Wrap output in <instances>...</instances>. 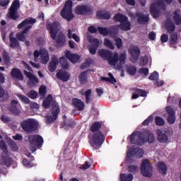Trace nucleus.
I'll return each instance as SVG.
<instances>
[{"instance_id": "obj_40", "label": "nucleus", "mask_w": 181, "mask_h": 181, "mask_svg": "<svg viewBox=\"0 0 181 181\" xmlns=\"http://www.w3.org/2000/svg\"><path fill=\"white\" fill-rule=\"evenodd\" d=\"M100 128H101V123L96 122L92 124L90 127V130L92 132H97V131H98V129H100Z\"/></svg>"}, {"instance_id": "obj_37", "label": "nucleus", "mask_w": 181, "mask_h": 181, "mask_svg": "<svg viewBox=\"0 0 181 181\" xmlns=\"http://www.w3.org/2000/svg\"><path fill=\"white\" fill-rule=\"evenodd\" d=\"M58 45H64L66 42V35L62 33H60L57 38Z\"/></svg>"}, {"instance_id": "obj_54", "label": "nucleus", "mask_w": 181, "mask_h": 181, "mask_svg": "<svg viewBox=\"0 0 181 181\" xmlns=\"http://www.w3.org/2000/svg\"><path fill=\"white\" fill-rule=\"evenodd\" d=\"M129 172H132V173H135L139 170V168L136 165H130L128 167Z\"/></svg>"}, {"instance_id": "obj_61", "label": "nucleus", "mask_w": 181, "mask_h": 181, "mask_svg": "<svg viewBox=\"0 0 181 181\" xmlns=\"http://www.w3.org/2000/svg\"><path fill=\"white\" fill-rule=\"evenodd\" d=\"M139 73L141 74H144V76H148V74L149 73V69L147 68H141L139 70Z\"/></svg>"}, {"instance_id": "obj_47", "label": "nucleus", "mask_w": 181, "mask_h": 181, "mask_svg": "<svg viewBox=\"0 0 181 181\" xmlns=\"http://www.w3.org/2000/svg\"><path fill=\"white\" fill-rule=\"evenodd\" d=\"M0 148H1V150H3V152L4 153L5 155H6V153H8V149L6 148V144H5V141H4V140H1L0 141Z\"/></svg>"}, {"instance_id": "obj_48", "label": "nucleus", "mask_w": 181, "mask_h": 181, "mask_svg": "<svg viewBox=\"0 0 181 181\" xmlns=\"http://www.w3.org/2000/svg\"><path fill=\"white\" fill-rule=\"evenodd\" d=\"M170 45H175L177 42V34L173 33L170 37Z\"/></svg>"}, {"instance_id": "obj_58", "label": "nucleus", "mask_w": 181, "mask_h": 181, "mask_svg": "<svg viewBox=\"0 0 181 181\" xmlns=\"http://www.w3.org/2000/svg\"><path fill=\"white\" fill-rule=\"evenodd\" d=\"M57 67V64L50 62L49 64V71H54Z\"/></svg>"}, {"instance_id": "obj_56", "label": "nucleus", "mask_w": 181, "mask_h": 181, "mask_svg": "<svg viewBox=\"0 0 181 181\" xmlns=\"http://www.w3.org/2000/svg\"><path fill=\"white\" fill-rule=\"evenodd\" d=\"M150 80H155L158 81L159 80V74L156 71L153 72L150 76H149Z\"/></svg>"}, {"instance_id": "obj_3", "label": "nucleus", "mask_w": 181, "mask_h": 181, "mask_svg": "<svg viewBox=\"0 0 181 181\" xmlns=\"http://www.w3.org/2000/svg\"><path fill=\"white\" fill-rule=\"evenodd\" d=\"M166 9V6H165V1L163 0H157L156 3H153L150 8V12L154 18H159V15H160V11H165Z\"/></svg>"}, {"instance_id": "obj_63", "label": "nucleus", "mask_w": 181, "mask_h": 181, "mask_svg": "<svg viewBox=\"0 0 181 181\" xmlns=\"http://www.w3.org/2000/svg\"><path fill=\"white\" fill-rule=\"evenodd\" d=\"M93 63V59H88L84 65L82 66V69H84V67H90V65Z\"/></svg>"}, {"instance_id": "obj_55", "label": "nucleus", "mask_w": 181, "mask_h": 181, "mask_svg": "<svg viewBox=\"0 0 181 181\" xmlns=\"http://www.w3.org/2000/svg\"><path fill=\"white\" fill-rule=\"evenodd\" d=\"M28 96L33 100L37 98V93L35 90H31L28 93Z\"/></svg>"}, {"instance_id": "obj_17", "label": "nucleus", "mask_w": 181, "mask_h": 181, "mask_svg": "<svg viewBox=\"0 0 181 181\" xmlns=\"http://www.w3.org/2000/svg\"><path fill=\"white\" fill-rule=\"evenodd\" d=\"M36 23V19L28 18L25 20H24L21 23H20L18 25V29H22V28H26V26H31L30 29L32 28V26Z\"/></svg>"}, {"instance_id": "obj_53", "label": "nucleus", "mask_w": 181, "mask_h": 181, "mask_svg": "<svg viewBox=\"0 0 181 181\" xmlns=\"http://www.w3.org/2000/svg\"><path fill=\"white\" fill-rule=\"evenodd\" d=\"M98 31L101 35H104V36H107L108 35V29L103 27H99L98 28Z\"/></svg>"}, {"instance_id": "obj_5", "label": "nucleus", "mask_w": 181, "mask_h": 181, "mask_svg": "<svg viewBox=\"0 0 181 181\" xmlns=\"http://www.w3.org/2000/svg\"><path fill=\"white\" fill-rule=\"evenodd\" d=\"M28 140L30 144L32 152H35L36 148H42L43 145V138L40 135H30Z\"/></svg>"}, {"instance_id": "obj_20", "label": "nucleus", "mask_w": 181, "mask_h": 181, "mask_svg": "<svg viewBox=\"0 0 181 181\" xmlns=\"http://www.w3.org/2000/svg\"><path fill=\"white\" fill-rule=\"evenodd\" d=\"M157 140L160 144H166L168 142V135L160 129L157 130Z\"/></svg>"}, {"instance_id": "obj_14", "label": "nucleus", "mask_w": 181, "mask_h": 181, "mask_svg": "<svg viewBox=\"0 0 181 181\" xmlns=\"http://www.w3.org/2000/svg\"><path fill=\"white\" fill-rule=\"evenodd\" d=\"M130 156H136V158H142L144 156V150L142 148H132L129 149L127 158H129Z\"/></svg>"}, {"instance_id": "obj_31", "label": "nucleus", "mask_w": 181, "mask_h": 181, "mask_svg": "<svg viewBox=\"0 0 181 181\" xmlns=\"http://www.w3.org/2000/svg\"><path fill=\"white\" fill-rule=\"evenodd\" d=\"M74 105L79 110V111H83L84 110V103L78 99L73 100Z\"/></svg>"}, {"instance_id": "obj_18", "label": "nucleus", "mask_w": 181, "mask_h": 181, "mask_svg": "<svg viewBox=\"0 0 181 181\" xmlns=\"http://www.w3.org/2000/svg\"><path fill=\"white\" fill-rule=\"evenodd\" d=\"M130 54L132 57V61L133 62H138L139 59V54L141 53V51L139 50V48L137 47H132L129 49Z\"/></svg>"}, {"instance_id": "obj_6", "label": "nucleus", "mask_w": 181, "mask_h": 181, "mask_svg": "<svg viewBox=\"0 0 181 181\" xmlns=\"http://www.w3.org/2000/svg\"><path fill=\"white\" fill-rule=\"evenodd\" d=\"M89 142L93 148H95V149H99L100 146L103 145V142H104V135H103L100 132H98L93 136H89Z\"/></svg>"}, {"instance_id": "obj_30", "label": "nucleus", "mask_w": 181, "mask_h": 181, "mask_svg": "<svg viewBox=\"0 0 181 181\" xmlns=\"http://www.w3.org/2000/svg\"><path fill=\"white\" fill-rule=\"evenodd\" d=\"M139 23H146V22H148L149 21V15H144L141 13H136Z\"/></svg>"}, {"instance_id": "obj_46", "label": "nucleus", "mask_w": 181, "mask_h": 181, "mask_svg": "<svg viewBox=\"0 0 181 181\" xmlns=\"http://www.w3.org/2000/svg\"><path fill=\"white\" fill-rule=\"evenodd\" d=\"M134 91H136V93H137V94L139 95H140L141 97H146V95H148L146 91L144 90L143 89H139V88H135Z\"/></svg>"}, {"instance_id": "obj_33", "label": "nucleus", "mask_w": 181, "mask_h": 181, "mask_svg": "<svg viewBox=\"0 0 181 181\" xmlns=\"http://www.w3.org/2000/svg\"><path fill=\"white\" fill-rule=\"evenodd\" d=\"M108 76H109V78L102 77L101 80L103 81H109V83H111L112 84H115V83H117V80L115 79V78H114V76H112V74L109 73Z\"/></svg>"}, {"instance_id": "obj_9", "label": "nucleus", "mask_w": 181, "mask_h": 181, "mask_svg": "<svg viewBox=\"0 0 181 181\" xmlns=\"http://www.w3.org/2000/svg\"><path fill=\"white\" fill-rule=\"evenodd\" d=\"M60 23L57 21H54L51 24L49 21L47 22V29L49 30L51 38L53 39V40H56V36L57 35V32L60 30Z\"/></svg>"}, {"instance_id": "obj_32", "label": "nucleus", "mask_w": 181, "mask_h": 181, "mask_svg": "<svg viewBox=\"0 0 181 181\" xmlns=\"http://www.w3.org/2000/svg\"><path fill=\"white\" fill-rule=\"evenodd\" d=\"M120 181H132L134 180V175L132 174H120Z\"/></svg>"}, {"instance_id": "obj_57", "label": "nucleus", "mask_w": 181, "mask_h": 181, "mask_svg": "<svg viewBox=\"0 0 181 181\" xmlns=\"http://www.w3.org/2000/svg\"><path fill=\"white\" fill-rule=\"evenodd\" d=\"M18 98L25 104H29L30 103L29 98L23 95H18Z\"/></svg>"}, {"instance_id": "obj_7", "label": "nucleus", "mask_w": 181, "mask_h": 181, "mask_svg": "<svg viewBox=\"0 0 181 181\" xmlns=\"http://www.w3.org/2000/svg\"><path fill=\"white\" fill-rule=\"evenodd\" d=\"M115 19L117 22H120L119 28L122 30H131V22L128 21V18L122 14H117L115 16Z\"/></svg>"}, {"instance_id": "obj_12", "label": "nucleus", "mask_w": 181, "mask_h": 181, "mask_svg": "<svg viewBox=\"0 0 181 181\" xmlns=\"http://www.w3.org/2000/svg\"><path fill=\"white\" fill-rule=\"evenodd\" d=\"M144 140V133L140 132H134L130 136L131 144H137L138 145H144V143H141V141Z\"/></svg>"}, {"instance_id": "obj_29", "label": "nucleus", "mask_w": 181, "mask_h": 181, "mask_svg": "<svg viewBox=\"0 0 181 181\" xmlns=\"http://www.w3.org/2000/svg\"><path fill=\"white\" fill-rule=\"evenodd\" d=\"M88 12V7L86 6H78L76 8V13L78 15H84Z\"/></svg>"}, {"instance_id": "obj_51", "label": "nucleus", "mask_w": 181, "mask_h": 181, "mask_svg": "<svg viewBox=\"0 0 181 181\" xmlns=\"http://www.w3.org/2000/svg\"><path fill=\"white\" fill-rule=\"evenodd\" d=\"M148 64V57L144 56L140 58V66H145Z\"/></svg>"}, {"instance_id": "obj_60", "label": "nucleus", "mask_w": 181, "mask_h": 181, "mask_svg": "<svg viewBox=\"0 0 181 181\" xmlns=\"http://www.w3.org/2000/svg\"><path fill=\"white\" fill-rule=\"evenodd\" d=\"M152 121H153V117L152 116H149L148 117V119H146L144 122H143V125H149V124L151 122H152Z\"/></svg>"}, {"instance_id": "obj_27", "label": "nucleus", "mask_w": 181, "mask_h": 181, "mask_svg": "<svg viewBox=\"0 0 181 181\" xmlns=\"http://www.w3.org/2000/svg\"><path fill=\"white\" fill-rule=\"evenodd\" d=\"M118 62L116 64V66H120V69H116V70L121 69V67H122V64L125 63V61L127 60V52H122L118 55Z\"/></svg>"}, {"instance_id": "obj_52", "label": "nucleus", "mask_w": 181, "mask_h": 181, "mask_svg": "<svg viewBox=\"0 0 181 181\" xmlns=\"http://www.w3.org/2000/svg\"><path fill=\"white\" fill-rule=\"evenodd\" d=\"M115 42H116V45L117 49H121L122 47V40L119 37L115 38Z\"/></svg>"}, {"instance_id": "obj_34", "label": "nucleus", "mask_w": 181, "mask_h": 181, "mask_svg": "<svg viewBox=\"0 0 181 181\" xmlns=\"http://www.w3.org/2000/svg\"><path fill=\"white\" fill-rule=\"evenodd\" d=\"M81 94L82 95L86 96V102L87 103V104H89V103L91 101V97H92V95H91V89H88L85 93H84V91H81Z\"/></svg>"}, {"instance_id": "obj_43", "label": "nucleus", "mask_w": 181, "mask_h": 181, "mask_svg": "<svg viewBox=\"0 0 181 181\" xmlns=\"http://www.w3.org/2000/svg\"><path fill=\"white\" fill-rule=\"evenodd\" d=\"M97 16H98L100 19H110L111 16L108 13H104L102 11L97 12Z\"/></svg>"}, {"instance_id": "obj_10", "label": "nucleus", "mask_w": 181, "mask_h": 181, "mask_svg": "<svg viewBox=\"0 0 181 181\" xmlns=\"http://www.w3.org/2000/svg\"><path fill=\"white\" fill-rule=\"evenodd\" d=\"M39 56H40L41 57L42 63H43V64H47L49 60V52H47V50L42 49L40 50V52L37 50H35L34 52L35 62H37Z\"/></svg>"}, {"instance_id": "obj_26", "label": "nucleus", "mask_w": 181, "mask_h": 181, "mask_svg": "<svg viewBox=\"0 0 181 181\" xmlns=\"http://www.w3.org/2000/svg\"><path fill=\"white\" fill-rule=\"evenodd\" d=\"M11 76L13 77V78H16L17 80H23V75L19 71V69L14 68L12 69L11 72Z\"/></svg>"}, {"instance_id": "obj_13", "label": "nucleus", "mask_w": 181, "mask_h": 181, "mask_svg": "<svg viewBox=\"0 0 181 181\" xmlns=\"http://www.w3.org/2000/svg\"><path fill=\"white\" fill-rule=\"evenodd\" d=\"M60 112V108H59V105L54 104L52 107V116L48 115L47 117L46 123L47 124H52L53 121H56L57 119V114Z\"/></svg>"}, {"instance_id": "obj_23", "label": "nucleus", "mask_w": 181, "mask_h": 181, "mask_svg": "<svg viewBox=\"0 0 181 181\" xmlns=\"http://www.w3.org/2000/svg\"><path fill=\"white\" fill-rule=\"evenodd\" d=\"M66 56L71 63H78L80 62V55L72 54L70 51L66 52Z\"/></svg>"}, {"instance_id": "obj_24", "label": "nucleus", "mask_w": 181, "mask_h": 181, "mask_svg": "<svg viewBox=\"0 0 181 181\" xmlns=\"http://www.w3.org/2000/svg\"><path fill=\"white\" fill-rule=\"evenodd\" d=\"M18 105H18L17 100H11V105L10 107V110L11 112L14 114V115H19L21 114V110H19V108H18Z\"/></svg>"}, {"instance_id": "obj_44", "label": "nucleus", "mask_w": 181, "mask_h": 181, "mask_svg": "<svg viewBox=\"0 0 181 181\" xmlns=\"http://www.w3.org/2000/svg\"><path fill=\"white\" fill-rule=\"evenodd\" d=\"M79 79L81 84H85L87 82V72H82L79 76Z\"/></svg>"}, {"instance_id": "obj_22", "label": "nucleus", "mask_w": 181, "mask_h": 181, "mask_svg": "<svg viewBox=\"0 0 181 181\" xmlns=\"http://www.w3.org/2000/svg\"><path fill=\"white\" fill-rule=\"evenodd\" d=\"M31 26H26L25 28L21 32L16 34V37L18 40L21 42H25L26 40V34L29 32Z\"/></svg>"}, {"instance_id": "obj_36", "label": "nucleus", "mask_w": 181, "mask_h": 181, "mask_svg": "<svg viewBox=\"0 0 181 181\" xmlns=\"http://www.w3.org/2000/svg\"><path fill=\"white\" fill-rule=\"evenodd\" d=\"M180 11H175L173 13V21L175 23V25H180L181 23V16L179 14Z\"/></svg>"}, {"instance_id": "obj_19", "label": "nucleus", "mask_w": 181, "mask_h": 181, "mask_svg": "<svg viewBox=\"0 0 181 181\" xmlns=\"http://www.w3.org/2000/svg\"><path fill=\"white\" fill-rule=\"evenodd\" d=\"M58 80H62V81H69L70 80V74L64 70H60L56 75Z\"/></svg>"}, {"instance_id": "obj_64", "label": "nucleus", "mask_w": 181, "mask_h": 181, "mask_svg": "<svg viewBox=\"0 0 181 181\" xmlns=\"http://www.w3.org/2000/svg\"><path fill=\"white\" fill-rule=\"evenodd\" d=\"M75 32V30L74 29H69L68 30V34H67V36L69 37V39H71L73 37V35H76V33H74Z\"/></svg>"}, {"instance_id": "obj_39", "label": "nucleus", "mask_w": 181, "mask_h": 181, "mask_svg": "<svg viewBox=\"0 0 181 181\" xmlns=\"http://www.w3.org/2000/svg\"><path fill=\"white\" fill-rule=\"evenodd\" d=\"M158 170L163 175H166V170H168V167L163 163L160 162L158 163Z\"/></svg>"}, {"instance_id": "obj_1", "label": "nucleus", "mask_w": 181, "mask_h": 181, "mask_svg": "<svg viewBox=\"0 0 181 181\" xmlns=\"http://www.w3.org/2000/svg\"><path fill=\"white\" fill-rule=\"evenodd\" d=\"M98 55L103 59V60H108L109 64L113 66L114 69H121V66H117L118 63V53L115 52L112 54V52L108 49H100L98 51Z\"/></svg>"}, {"instance_id": "obj_28", "label": "nucleus", "mask_w": 181, "mask_h": 181, "mask_svg": "<svg viewBox=\"0 0 181 181\" xmlns=\"http://www.w3.org/2000/svg\"><path fill=\"white\" fill-rule=\"evenodd\" d=\"M165 28L168 33H173L176 29V26H175V23L172 20H167L165 23Z\"/></svg>"}, {"instance_id": "obj_8", "label": "nucleus", "mask_w": 181, "mask_h": 181, "mask_svg": "<svg viewBox=\"0 0 181 181\" xmlns=\"http://www.w3.org/2000/svg\"><path fill=\"white\" fill-rule=\"evenodd\" d=\"M20 8L21 1H19V0L13 1L8 13V18H10V19H13L14 21L18 19V18H19V15H18V9Z\"/></svg>"}, {"instance_id": "obj_41", "label": "nucleus", "mask_w": 181, "mask_h": 181, "mask_svg": "<svg viewBox=\"0 0 181 181\" xmlns=\"http://www.w3.org/2000/svg\"><path fill=\"white\" fill-rule=\"evenodd\" d=\"M104 45L106 46V47L110 49L111 50H114V49H115L114 44H112V42L109 39H105Z\"/></svg>"}, {"instance_id": "obj_38", "label": "nucleus", "mask_w": 181, "mask_h": 181, "mask_svg": "<svg viewBox=\"0 0 181 181\" xmlns=\"http://www.w3.org/2000/svg\"><path fill=\"white\" fill-rule=\"evenodd\" d=\"M25 75L26 76V77H28V78H29V80H30L31 81H33V83H39V79H37V78L36 76H35L33 74L25 71Z\"/></svg>"}, {"instance_id": "obj_62", "label": "nucleus", "mask_w": 181, "mask_h": 181, "mask_svg": "<svg viewBox=\"0 0 181 181\" xmlns=\"http://www.w3.org/2000/svg\"><path fill=\"white\" fill-rule=\"evenodd\" d=\"M2 57L6 63H9V54L7 52H4Z\"/></svg>"}, {"instance_id": "obj_45", "label": "nucleus", "mask_w": 181, "mask_h": 181, "mask_svg": "<svg viewBox=\"0 0 181 181\" xmlns=\"http://www.w3.org/2000/svg\"><path fill=\"white\" fill-rule=\"evenodd\" d=\"M59 62L62 64V69H67V68L69 67V64H67V62H66V58H64V57H60Z\"/></svg>"}, {"instance_id": "obj_15", "label": "nucleus", "mask_w": 181, "mask_h": 181, "mask_svg": "<svg viewBox=\"0 0 181 181\" xmlns=\"http://www.w3.org/2000/svg\"><path fill=\"white\" fill-rule=\"evenodd\" d=\"M88 40L93 45V47H90L89 48V52L91 54H95L97 53V47L100 46V43L98 42V40L91 37L90 34H88Z\"/></svg>"}, {"instance_id": "obj_49", "label": "nucleus", "mask_w": 181, "mask_h": 181, "mask_svg": "<svg viewBox=\"0 0 181 181\" xmlns=\"http://www.w3.org/2000/svg\"><path fill=\"white\" fill-rule=\"evenodd\" d=\"M127 72L129 73V74H130V76H134V74L136 73V68L132 66H128Z\"/></svg>"}, {"instance_id": "obj_16", "label": "nucleus", "mask_w": 181, "mask_h": 181, "mask_svg": "<svg viewBox=\"0 0 181 181\" xmlns=\"http://www.w3.org/2000/svg\"><path fill=\"white\" fill-rule=\"evenodd\" d=\"M146 142H148V144H153L155 142V136L149 131L143 133V140L140 143L146 144Z\"/></svg>"}, {"instance_id": "obj_35", "label": "nucleus", "mask_w": 181, "mask_h": 181, "mask_svg": "<svg viewBox=\"0 0 181 181\" xmlns=\"http://www.w3.org/2000/svg\"><path fill=\"white\" fill-rule=\"evenodd\" d=\"M52 101H53V97L52 95H49L47 98L43 101V107H45V108H49L52 104Z\"/></svg>"}, {"instance_id": "obj_21", "label": "nucleus", "mask_w": 181, "mask_h": 181, "mask_svg": "<svg viewBox=\"0 0 181 181\" xmlns=\"http://www.w3.org/2000/svg\"><path fill=\"white\" fill-rule=\"evenodd\" d=\"M166 111L168 114V121L170 124H175V121L176 117H175V110L170 107V106H168L166 107Z\"/></svg>"}, {"instance_id": "obj_25", "label": "nucleus", "mask_w": 181, "mask_h": 181, "mask_svg": "<svg viewBox=\"0 0 181 181\" xmlns=\"http://www.w3.org/2000/svg\"><path fill=\"white\" fill-rule=\"evenodd\" d=\"M10 47H13V49H21V44H19V42L18 40L15 37H13V34H10Z\"/></svg>"}, {"instance_id": "obj_59", "label": "nucleus", "mask_w": 181, "mask_h": 181, "mask_svg": "<svg viewBox=\"0 0 181 181\" xmlns=\"http://www.w3.org/2000/svg\"><path fill=\"white\" fill-rule=\"evenodd\" d=\"M160 40L163 43H166L169 40V36L167 34H163L161 35Z\"/></svg>"}, {"instance_id": "obj_42", "label": "nucleus", "mask_w": 181, "mask_h": 181, "mask_svg": "<svg viewBox=\"0 0 181 181\" xmlns=\"http://www.w3.org/2000/svg\"><path fill=\"white\" fill-rule=\"evenodd\" d=\"M8 144L10 146V148L12 149V151H13L14 152H16V151H18V146L16 145L15 141H13V140L11 139H8Z\"/></svg>"}, {"instance_id": "obj_2", "label": "nucleus", "mask_w": 181, "mask_h": 181, "mask_svg": "<svg viewBox=\"0 0 181 181\" xmlns=\"http://www.w3.org/2000/svg\"><path fill=\"white\" fill-rule=\"evenodd\" d=\"M71 8H73V2L71 1H67L61 11L62 18L67 21V22H70L74 19V14H73Z\"/></svg>"}, {"instance_id": "obj_50", "label": "nucleus", "mask_w": 181, "mask_h": 181, "mask_svg": "<svg viewBox=\"0 0 181 181\" xmlns=\"http://www.w3.org/2000/svg\"><path fill=\"white\" fill-rule=\"evenodd\" d=\"M156 125L162 127L163 125H165V120L162 117H156Z\"/></svg>"}, {"instance_id": "obj_4", "label": "nucleus", "mask_w": 181, "mask_h": 181, "mask_svg": "<svg viewBox=\"0 0 181 181\" xmlns=\"http://www.w3.org/2000/svg\"><path fill=\"white\" fill-rule=\"evenodd\" d=\"M38 127L39 122H37V121H36L35 119H28L21 123V127L23 131H25V132L28 133L36 131Z\"/></svg>"}, {"instance_id": "obj_11", "label": "nucleus", "mask_w": 181, "mask_h": 181, "mask_svg": "<svg viewBox=\"0 0 181 181\" xmlns=\"http://www.w3.org/2000/svg\"><path fill=\"white\" fill-rule=\"evenodd\" d=\"M141 172L143 176L151 177L152 176V166L149 163V160H144L141 163Z\"/></svg>"}]
</instances>
